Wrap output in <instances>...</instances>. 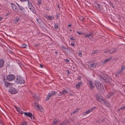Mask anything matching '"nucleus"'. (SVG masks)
<instances>
[{
  "instance_id": "obj_37",
  "label": "nucleus",
  "mask_w": 125,
  "mask_h": 125,
  "mask_svg": "<svg viewBox=\"0 0 125 125\" xmlns=\"http://www.w3.org/2000/svg\"><path fill=\"white\" fill-rule=\"evenodd\" d=\"M125 109V108L124 107H124H122L120 108L119 109H118V110L119 111H120L122 110H124Z\"/></svg>"
},
{
  "instance_id": "obj_7",
  "label": "nucleus",
  "mask_w": 125,
  "mask_h": 125,
  "mask_svg": "<svg viewBox=\"0 0 125 125\" xmlns=\"http://www.w3.org/2000/svg\"><path fill=\"white\" fill-rule=\"evenodd\" d=\"M35 101V106L37 108L39 111L41 112H43L44 111V109L40 105L38 104V103H37Z\"/></svg>"
},
{
  "instance_id": "obj_17",
  "label": "nucleus",
  "mask_w": 125,
  "mask_h": 125,
  "mask_svg": "<svg viewBox=\"0 0 125 125\" xmlns=\"http://www.w3.org/2000/svg\"><path fill=\"white\" fill-rule=\"evenodd\" d=\"M95 108V107H94L87 110L85 113V115H87L89 114L90 112H91Z\"/></svg>"
},
{
  "instance_id": "obj_4",
  "label": "nucleus",
  "mask_w": 125,
  "mask_h": 125,
  "mask_svg": "<svg viewBox=\"0 0 125 125\" xmlns=\"http://www.w3.org/2000/svg\"><path fill=\"white\" fill-rule=\"evenodd\" d=\"M10 93L12 94H15L18 93L17 90L15 88L12 87H10L9 89Z\"/></svg>"
},
{
  "instance_id": "obj_49",
  "label": "nucleus",
  "mask_w": 125,
  "mask_h": 125,
  "mask_svg": "<svg viewBox=\"0 0 125 125\" xmlns=\"http://www.w3.org/2000/svg\"><path fill=\"white\" fill-rule=\"evenodd\" d=\"M71 45L72 46H74V42H72L71 43Z\"/></svg>"
},
{
  "instance_id": "obj_40",
  "label": "nucleus",
  "mask_w": 125,
  "mask_h": 125,
  "mask_svg": "<svg viewBox=\"0 0 125 125\" xmlns=\"http://www.w3.org/2000/svg\"><path fill=\"white\" fill-rule=\"evenodd\" d=\"M26 46V44H23L21 46V47L22 48H25Z\"/></svg>"
},
{
  "instance_id": "obj_3",
  "label": "nucleus",
  "mask_w": 125,
  "mask_h": 125,
  "mask_svg": "<svg viewBox=\"0 0 125 125\" xmlns=\"http://www.w3.org/2000/svg\"><path fill=\"white\" fill-rule=\"evenodd\" d=\"M28 6L30 10L33 13L35 14H36V11L31 1H28Z\"/></svg>"
},
{
  "instance_id": "obj_56",
  "label": "nucleus",
  "mask_w": 125,
  "mask_h": 125,
  "mask_svg": "<svg viewBox=\"0 0 125 125\" xmlns=\"http://www.w3.org/2000/svg\"><path fill=\"white\" fill-rule=\"evenodd\" d=\"M93 54H95V53H96L95 51H93Z\"/></svg>"
},
{
  "instance_id": "obj_41",
  "label": "nucleus",
  "mask_w": 125,
  "mask_h": 125,
  "mask_svg": "<svg viewBox=\"0 0 125 125\" xmlns=\"http://www.w3.org/2000/svg\"><path fill=\"white\" fill-rule=\"evenodd\" d=\"M30 117L31 118V119H34V116L32 115H32H31V116Z\"/></svg>"
},
{
  "instance_id": "obj_21",
  "label": "nucleus",
  "mask_w": 125,
  "mask_h": 125,
  "mask_svg": "<svg viewBox=\"0 0 125 125\" xmlns=\"http://www.w3.org/2000/svg\"><path fill=\"white\" fill-rule=\"evenodd\" d=\"M113 94L114 93L113 92L109 93L107 94V97L108 98H110L111 96H113Z\"/></svg>"
},
{
  "instance_id": "obj_53",
  "label": "nucleus",
  "mask_w": 125,
  "mask_h": 125,
  "mask_svg": "<svg viewBox=\"0 0 125 125\" xmlns=\"http://www.w3.org/2000/svg\"><path fill=\"white\" fill-rule=\"evenodd\" d=\"M40 67L41 68H42V67H43V66H42V65H41V64H40Z\"/></svg>"
},
{
  "instance_id": "obj_51",
  "label": "nucleus",
  "mask_w": 125,
  "mask_h": 125,
  "mask_svg": "<svg viewBox=\"0 0 125 125\" xmlns=\"http://www.w3.org/2000/svg\"><path fill=\"white\" fill-rule=\"evenodd\" d=\"M65 61L67 62H70V61L68 60H65Z\"/></svg>"
},
{
  "instance_id": "obj_11",
  "label": "nucleus",
  "mask_w": 125,
  "mask_h": 125,
  "mask_svg": "<svg viewBox=\"0 0 125 125\" xmlns=\"http://www.w3.org/2000/svg\"><path fill=\"white\" fill-rule=\"evenodd\" d=\"M32 96L34 98V99L37 101L38 102L40 100V97L38 94L36 95L33 94Z\"/></svg>"
},
{
  "instance_id": "obj_22",
  "label": "nucleus",
  "mask_w": 125,
  "mask_h": 125,
  "mask_svg": "<svg viewBox=\"0 0 125 125\" xmlns=\"http://www.w3.org/2000/svg\"><path fill=\"white\" fill-rule=\"evenodd\" d=\"M82 82H80L76 84V88L78 89L79 88L80 86L82 85Z\"/></svg>"
},
{
  "instance_id": "obj_1",
  "label": "nucleus",
  "mask_w": 125,
  "mask_h": 125,
  "mask_svg": "<svg viewBox=\"0 0 125 125\" xmlns=\"http://www.w3.org/2000/svg\"><path fill=\"white\" fill-rule=\"evenodd\" d=\"M95 85L97 89L101 92L104 93V92L103 86L98 81L95 82Z\"/></svg>"
},
{
  "instance_id": "obj_33",
  "label": "nucleus",
  "mask_w": 125,
  "mask_h": 125,
  "mask_svg": "<svg viewBox=\"0 0 125 125\" xmlns=\"http://www.w3.org/2000/svg\"><path fill=\"white\" fill-rule=\"evenodd\" d=\"M36 21H37V22L39 23H40L41 22V20L40 19H37Z\"/></svg>"
},
{
  "instance_id": "obj_31",
  "label": "nucleus",
  "mask_w": 125,
  "mask_h": 125,
  "mask_svg": "<svg viewBox=\"0 0 125 125\" xmlns=\"http://www.w3.org/2000/svg\"><path fill=\"white\" fill-rule=\"evenodd\" d=\"M20 125H27V124L25 122H23L21 123Z\"/></svg>"
},
{
  "instance_id": "obj_58",
  "label": "nucleus",
  "mask_w": 125,
  "mask_h": 125,
  "mask_svg": "<svg viewBox=\"0 0 125 125\" xmlns=\"http://www.w3.org/2000/svg\"><path fill=\"white\" fill-rule=\"evenodd\" d=\"M59 15H60V14H57V17H58V16H59Z\"/></svg>"
},
{
  "instance_id": "obj_18",
  "label": "nucleus",
  "mask_w": 125,
  "mask_h": 125,
  "mask_svg": "<svg viewBox=\"0 0 125 125\" xmlns=\"http://www.w3.org/2000/svg\"><path fill=\"white\" fill-rule=\"evenodd\" d=\"M94 5L95 8L97 9L98 10H101L100 5V4L96 3Z\"/></svg>"
},
{
  "instance_id": "obj_12",
  "label": "nucleus",
  "mask_w": 125,
  "mask_h": 125,
  "mask_svg": "<svg viewBox=\"0 0 125 125\" xmlns=\"http://www.w3.org/2000/svg\"><path fill=\"white\" fill-rule=\"evenodd\" d=\"M97 65L98 63L97 62H95L91 64H89L88 65V66L89 67L95 68Z\"/></svg>"
},
{
  "instance_id": "obj_35",
  "label": "nucleus",
  "mask_w": 125,
  "mask_h": 125,
  "mask_svg": "<svg viewBox=\"0 0 125 125\" xmlns=\"http://www.w3.org/2000/svg\"><path fill=\"white\" fill-rule=\"evenodd\" d=\"M125 69V66H123L120 69L122 72Z\"/></svg>"
},
{
  "instance_id": "obj_10",
  "label": "nucleus",
  "mask_w": 125,
  "mask_h": 125,
  "mask_svg": "<svg viewBox=\"0 0 125 125\" xmlns=\"http://www.w3.org/2000/svg\"><path fill=\"white\" fill-rule=\"evenodd\" d=\"M84 35L86 37H88L90 40H92L93 38V33H90L89 34H84Z\"/></svg>"
},
{
  "instance_id": "obj_20",
  "label": "nucleus",
  "mask_w": 125,
  "mask_h": 125,
  "mask_svg": "<svg viewBox=\"0 0 125 125\" xmlns=\"http://www.w3.org/2000/svg\"><path fill=\"white\" fill-rule=\"evenodd\" d=\"M89 84L91 88H93L95 87V83H94L93 82L90 81Z\"/></svg>"
},
{
  "instance_id": "obj_45",
  "label": "nucleus",
  "mask_w": 125,
  "mask_h": 125,
  "mask_svg": "<svg viewBox=\"0 0 125 125\" xmlns=\"http://www.w3.org/2000/svg\"><path fill=\"white\" fill-rule=\"evenodd\" d=\"M38 2L40 4H41V0H38Z\"/></svg>"
},
{
  "instance_id": "obj_62",
  "label": "nucleus",
  "mask_w": 125,
  "mask_h": 125,
  "mask_svg": "<svg viewBox=\"0 0 125 125\" xmlns=\"http://www.w3.org/2000/svg\"><path fill=\"white\" fill-rule=\"evenodd\" d=\"M55 53H57V52H55Z\"/></svg>"
},
{
  "instance_id": "obj_34",
  "label": "nucleus",
  "mask_w": 125,
  "mask_h": 125,
  "mask_svg": "<svg viewBox=\"0 0 125 125\" xmlns=\"http://www.w3.org/2000/svg\"><path fill=\"white\" fill-rule=\"evenodd\" d=\"M54 28L56 29H58V24L56 23L54 26Z\"/></svg>"
},
{
  "instance_id": "obj_36",
  "label": "nucleus",
  "mask_w": 125,
  "mask_h": 125,
  "mask_svg": "<svg viewBox=\"0 0 125 125\" xmlns=\"http://www.w3.org/2000/svg\"><path fill=\"white\" fill-rule=\"evenodd\" d=\"M57 93V92H56V91H54L52 92L51 93V94L52 95V96H53V95H54L55 94H56Z\"/></svg>"
},
{
  "instance_id": "obj_57",
  "label": "nucleus",
  "mask_w": 125,
  "mask_h": 125,
  "mask_svg": "<svg viewBox=\"0 0 125 125\" xmlns=\"http://www.w3.org/2000/svg\"><path fill=\"white\" fill-rule=\"evenodd\" d=\"M3 19V18L1 17H0V20H2Z\"/></svg>"
},
{
  "instance_id": "obj_44",
  "label": "nucleus",
  "mask_w": 125,
  "mask_h": 125,
  "mask_svg": "<svg viewBox=\"0 0 125 125\" xmlns=\"http://www.w3.org/2000/svg\"><path fill=\"white\" fill-rule=\"evenodd\" d=\"M117 50L116 49H115L111 53H114L117 51Z\"/></svg>"
},
{
  "instance_id": "obj_42",
  "label": "nucleus",
  "mask_w": 125,
  "mask_h": 125,
  "mask_svg": "<svg viewBox=\"0 0 125 125\" xmlns=\"http://www.w3.org/2000/svg\"><path fill=\"white\" fill-rule=\"evenodd\" d=\"M79 56L81 57L82 55V52H81L79 51L78 53Z\"/></svg>"
},
{
  "instance_id": "obj_2",
  "label": "nucleus",
  "mask_w": 125,
  "mask_h": 125,
  "mask_svg": "<svg viewBox=\"0 0 125 125\" xmlns=\"http://www.w3.org/2000/svg\"><path fill=\"white\" fill-rule=\"evenodd\" d=\"M16 82L17 84H22L25 83V81L22 77L19 76L16 80Z\"/></svg>"
},
{
  "instance_id": "obj_19",
  "label": "nucleus",
  "mask_w": 125,
  "mask_h": 125,
  "mask_svg": "<svg viewBox=\"0 0 125 125\" xmlns=\"http://www.w3.org/2000/svg\"><path fill=\"white\" fill-rule=\"evenodd\" d=\"M5 86L6 87H8L11 85V84L5 81L4 83Z\"/></svg>"
},
{
  "instance_id": "obj_13",
  "label": "nucleus",
  "mask_w": 125,
  "mask_h": 125,
  "mask_svg": "<svg viewBox=\"0 0 125 125\" xmlns=\"http://www.w3.org/2000/svg\"><path fill=\"white\" fill-rule=\"evenodd\" d=\"M60 94L59 95L60 96H62L68 93L67 91L65 89L63 90L62 92H60Z\"/></svg>"
},
{
  "instance_id": "obj_25",
  "label": "nucleus",
  "mask_w": 125,
  "mask_h": 125,
  "mask_svg": "<svg viewBox=\"0 0 125 125\" xmlns=\"http://www.w3.org/2000/svg\"><path fill=\"white\" fill-rule=\"evenodd\" d=\"M58 123V120L56 119H54L52 125H56Z\"/></svg>"
},
{
  "instance_id": "obj_63",
  "label": "nucleus",
  "mask_w": 125,
  "mask_h": 125,
  "mask_svg": "<svg viewBox=\"0 0 125 125\" xmlns=\"http://www.w3.org/2000/svg\"><path fill=\"white\" fill-rule=\"evenodd\" d=\"M7 15H7H8V14H7V15Z\"/></svg>"
},
{
  "instance_id": "obj_23",
  "label": "nucleus",
  "mask_w": 125,
  "mask_h": 125,
  "mask_svg": "<svg viewBox=\"0 0 125 125\" xmlns=\"http://www.w3.org/2000/svg\"><path fill=\"white\" fill-rule=\"evenodd\" d=\"M104 104L105 106L108 107H111V105L109 102L108 101H106L105 102Z\"/></svg>"
},
{
  "instance_id": "obj_16",
  "label": "nucleus",
  "mask_w": 125,
  "mask_h": 125,
  "mask_svg": "<svg viewBox=\"0 0 125 125\" xmlns=\"http://www.w3.org/2000/svg\"><path fill=\"white\" fill-rule=\"evenodd\" d=\"M4 62L3 59H0V68L3 67L4 65Z\"/></svg>"
},
{
  "instance_id": "obj_32",
  "label": "nucleus",
  "mask_w": 125,
  "mask_h": 125,
  "mask_svg": "<svg viewBox=\"0 0 125 125\" xmlns=\"http://www.w3.org/2000/svg\"><path fill=\"white\" fill-rule=\"evenodd\" d=\"M78 112V109H77L74 111H73L71 113V115H72L73 114H75L76 113H77Z\"/></svg>"
},
{
  "instance_id": "obj_28",
  "label": "nucleus",
  "mask_w": 125,
  "mask_h": 125,
  "mask_svg": "<svg viewBox=\"0 0 125 125\" xmlns=\"http://www.w3.org/2000/svg\"><path fill=\"white\" fill-rule=\"evenodd\" d=\"M24 115L26 116H28L30 117L31 116V115H32V114L30 112L28 113L25 112L24 113Z\"/></svg>"
},
{
  "instance_id": "obj_59",
  "label": "nucleus",
  "mask_w": 125,
  "mask_h": 125,
  "mask_svg": "<svg viewBox=\"0 0 125 125\" xmlns=\"http://www.w3.org/2000/svg\"><path fill=\"white\" fill-rule=\"evenodd\" d=\"M68 26L69 27H70L71 26V25H68Z\"/></svg>"
},
{
  "instance_id": "obj_6",
  "label": "nucleus",
  "mask_w": 125,
  "mask_h": 125,
  "mask_svg": "<svg viewBox=\"0 0 125 125\" xmlns=\"http://www.w3.org/2000/svg\"><path fill=\"white\" fill-rule=\"evenodd\" d=\"M16 4L17 5L19 9L20 10L21 12L24 15H25V10L24 8L22 6L19 5L17 3H16Z\"/></svg>"
},
{
  "instance_id": "obj_26",
  "label": "nucleus",
  "mask_w": 125,
  "mask_h": 125,
  "mask_svg": "<svg viewBox=\"0 0 125 125\" xmlns=\"http://www.w3.org/2000/svg\"><path fill=\"white\" fill-rule=\"evenodd\" d=\"M52 96V95L51 93L48 94L46 97V99L45 101H47Z\"/></svg>"
},
{
  "instance_id": "obj_5",
  "label": "nucleus",
  "mask_w": 125,
  "mask_h": 125,
  "mask_svg": "<svg viewBox=\"0 0 125 125\" xmlns=\"http://www.w3.org/2000/svg\"><path fill=\"white\" fill-rule=\"evenodd\" d=\"M15 78L14 75L13 74H9L6 77V80L9 81H11L14 80Z\"/></svg>"
},
{
  "instance_id": "obj_54",
  "label": "nucleus",
  "mask_w": 125,
  "mask_h": 125,
  "mask_svg": "<svg viewBox=\"0 0 125 125\" xmlns=\"http://www.w3.org/2000/svg\"><path fill=\"white\" fill-rule=\"evenodd\" d=\"M60 6V5H59V4H58L57 5V7H58V8H59Z\"/></svg>"
},
{
  "instance_id": "obj_47",
  "label": "nucleus",
  "mask_w": 125,
  "mask_h": 125,
  "mask_svg": "<svg viewBox=\"0 0 125 125\" xmlns=\"http://www.w3.org/2000/svg\"><path fill=\"white\" fill-rule=\"evenodd\" d=\"M70 38L71 39V40H75L74 39H73V37L72 36H70Z\"/></svg>"
},
{
  "instance_id": "obj_52",
  "label": "nucleus",
  "mask_w": 125,
  "mask_h": 125,
  "mask_svg": "<svg viewBox=\"0 0 125 125\" xmlns=\"http://www.w3.org/2000/svg\"><path fill=\"white\" fill-rule=\"evenodd\" d=\"M92 61H89L88 62V63H92Z\"/></svg>"
},
{
  "instance_id": "obj_43",
  "label": "nucleus",
  "mask_w": 125,
  "mask_h": 125,
  "mask_svg": "<svg viewBox=\"0 0 125 125\" xmlns=\"http://www.w3.org/2000/svg\"><path fill=\"white\" fill-rule=\"evenodd\" d=\"M61 47L64 50H65V49H68L67 48H65L64 46H61Z\"/></svg>"
},
{
  "instance_id": "obj_27",
  "label": "nucleus",
  "mask_w": 125,
  "mask_h": 125,
  "mask_svg": "<svg viewBox=\"0 0 125 125\" xmlns=\"http://www.w3.org/2000/svg\"><path fill=\"white\" fill-rule=\"evenodd\" d=\"M80 20L82 21H85V18L82 16L79 17Z\"/></svg>"
},
{
  "instance_id": "obj_39",
  "label": "nucleus",
  "mask_w": 125,
  "mask_h": 125,
  "mask_svg": "<svg viewBox=\"0 0 125 125\" xmlns=\"http://www.w3.org/2000/svg\"><path fill=\"white\" fill-rule=\"evenodd\" d=\"M110 52V51L109 49H107L105 50V51L104 52V53H106L107 52Z\"/></svg>"
},
{
  "instance_id": "obj_61",
  "label": "nucleus",
  "mask_w": 125,
  "mask_h": 125,
  "mask_svg": "<svg viewBox=\"0 0 125 125\" xmlns=\"http://www.w3.org/2000/svg\"><path fill=\"white\" fill-rule=\"evenodd\" d=\"M102 121L103 122L104 121V120L103 119H102Z\"/></svg>"
},
{
  "instance_id": "obj_38",
  "label": "nucleus",
  "mask_w": 125,
  "mask_h": 125,
  "mask_svg": "<svg viewBox=\"0 0 125 125\" xmlns=\"http://www.w3.org/2000/svg\"><path fill=\"white\" fill-rule=\"evenodd\" d=\"M17 111L20 114H24V113H25V112H23L22 111L19 110H17Z\"/></svg>"
},
{
  "instance_id": "obj_64",
  "label": "nucleus",
  "mask_w": 125,
  "mask_h": 125,
  "mask_svg": "<svg viewBox=\"0 0 125 125\" xmlns=\"http://www.w3.org/2000/svg\"><path fill=\"white\" fill-rule=\"evenodd\" d=\"M71 120H72V121H73L72 120V119H71Z\"/></svg>"
},
{
  "instance_id": "obj_15",
  "label": "nucleus",
  "mask_w": 125,
  "mask_h": 125,
  "mask_svg": "<svg viewBox=\"0 0 125 125\" xmlns=\"http://www.w3.org/2000/svg\"><path fill=\"white\" fill-rule=\"evenodd\" d=\"M45 17L49 20H51L53 19L54 18V17L53 16H49L47 15L45 16Z\"/></svg>"
},
{
  "instance_id": "obj_29",
  "label": "nucleus",
  "mask_w": 125,
  "mask_h": 125,
  "mask_svg": "<svg viewBox=\"0 0 125 125\" xmlns=\"http://www.w3.org/2000/svg\"><path fill=\"white\" fill-rule=\"evenodd\" d=\"M68 122L69 121H65L61 123L60 125H66Z\"/></svg>"
},
{
  "instance_id": "obj_55",
  "label": "nucleus",
  "mask_w": 125,
  "mask_h": 125,
  "mask_svg": "<svg viewBox=\"0 0 125 125\" xmlns=\"http://www.w3.org/2000/svg\"><path fill=\"white\" fill-rule=\"evenodd\" d=\"M67 72L68 73V74H69L70 73H69V70H67Z\"/></svg>"
},
{
  "instance_id": "obj_8",
  "label": "nucleus",
  "mask_w": 125,
  "mask_h": 125,
  "mask_svg": "<svg viewBox=\"0 0 125 125\" xmlns=\"http://www.w3.org/2000/svg\"><path fill=\"white\" fill-rule=\"evenodd\" d=\"M10 5L13 10L16 12H18L19 11V10L16 6L13 3H11Z\"/></svg>"
},
{
  "instance_id": "obj_24",
  "label": "nucleus",
  "mask_w": 125,
  "mask_h": 125,
  "mask_svg": "<svg viewBox=\"0 0 125 125\" xmlns=\"http://www.w3.org/2000/svg\"><path fill=\"white\" fill-rule=\"evenodd\" d=\"M122 72V71H121L120 70H119L118 71L117 73L115 74V76L116 77H117L118 76L121 74Z\"/></svg>"
},
{
  "instance_id": "obj_46",
  "label": "nucleus",
  "mask_w": 125,
  "mask_h": 125,
  "mask_svg": "<svg viewBox=\"0 0 125 125\" xmlns=\"http://www.w3.org/2000/svg\"><path fill=\"white\" fill-rule=\"evenodd\" d=\"M77 32L78 34L79 35H81L83 34L82 33L80 32L79 31H77Z\"/></svg>"
},
{
  "instance_id": "obj_50",
  "label": "nucleus",
  "mask_w": 125,
  "mask_h": 125,
  "mask_svg": "<svg viewBox=\"0 0 125 125\" xmlns=\"http://www.w3.org/2000/svg\"><path fill=\"white\" fill-rule=\"evenodd\" d=\"M39 45V44L37 43L35 45V47H36L38 46Z\"/></svg>"
},
{
  "instance_id": "obj_30",
  "label": "nucleus",
  "mask_w": 125,
  "mask_h": 125,
  "mask_svg": "<svg viewBox=\"0 0 125 125\" xmlns=\"http://www.w3.org/2000/svg\"><path fill=\"white\" fill-rule=\"evenodd\" d=\"M20 19L19 18H17L15 19L13 22V23L14 24H16L17 23L19 20Z\"/></svg>"
},
{
  "instance_id": "obj_48",
  "label": "nucleus",
  "mask_w": 125,
  "mask_h": 125,
  "mask_svg": "<svg viewBox=\"0 0 125 125\" xmlns=\"http://www.w3.org/2000/svg\"><path fill=\"white\" fill-rule=\"evenodd\" d=\"M21 1L24 2L28 1L29 0H20Z\"/></svg>"
},
{
  "instance_id": "obj_60",
  "label": "nucleus",
  "mask_w": 125,
  "mask_h": 125,
  "mask_svg": "<svg viewBox=\"0 0 125 125\" xmlns=\"http://www.w3.org/2000/svg\"><path fill=\"white\" fill-rule=\"evenodd\" d=\"M69 94L70 95H72V94L71 93H69Z\"/></svg>"
},
{
  "instance_id": "obj_14",
  "label": "nucleus",
  "mask_w": 125,
  "mask_h": 125,
  "mask_svg": "<svg viewBox=\"0 0 125 125\" xmlns=\"http://www.w3.org/2000/svg\"><path fill=\"white\" fill-rule=\"evenodd\" d=\"M113 58L112 56L109 57L108 58L103 61V63H106L107 62L110 61Z\"/></svg>"
},
{
  "instance_id": "obj_9",
  "label": "nucleus",
  "mask_w": 125,
  "mask_h": 125,
  "mask_svg": "<svg viewBox=\"0 0 125 125\" xmlns=\"http://www.w3.org/2000/svg\"><path fill=\"white\" fill-rule=\"evenodd\" d=\"M96 99L98 101L101 102L102 101H103V98L101 96L100 94H98L96 96Z\"/></svg>"
}]
</instances>
